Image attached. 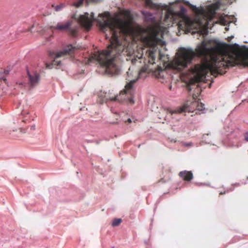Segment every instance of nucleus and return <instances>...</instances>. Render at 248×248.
I'll return each instance as SVG.
<instances>
[{"instance_id": "f257e3e1", "label": "nucleus", "mask_w": 248, "mask_h": 248, "mask_svg": "<svg viewBox=\"0 0 248 248\" xmlns=\"http://www.w3.org/2000/svg\"><path fill=\"white\" fill-rule=\"evenodd\" d=\"M124 18L111 19L108 12L99 14V18L96 20L101 31L106 33L107 39H109L110 44L107 49L102 52L94 53L92 58L97 61L100 65L105 68L107 72L112 75H117L120 69L115 63L114 59L119 53L120 44L118 36L120 33L124 35L137 34L141 36L142 41L150 46L158 45L161 40L158 38L160 32V26H150L144 29L138 26H133V17L128 11L124 12Z\"/></svg>"}, {"instance_id": "f03ea898", "label": "nucleus", "mask_w": 248, "mask_h": 248, "mask_svg": "<svg viewBox=\"0 0 248 248\" xmlns=\"http://www.w3.org/2000/svg\"><path fill=\"white\" fill-rule=\"evenodd\" d=\"M224 48L220 44H214L211 41H203L198 46L195 51L191 48H181L177 52V57L170 63L171 67L181 71L187 67L195 56L202 57L205 60L202 64H197L190 69L198 81H203L206 75L217 77L226 72L229 66L236 63L233 57L224 54Z\"/></svg>"}, {"instance_id": "7ed1b4c3", "label": "nucleus", "mask_w": 248, "mask_h": 248, "mask_svg": "<svg viewBox=\"0 0 248 248\" xmlns=\"http://www.w3.org/2000/svg\"><path fill=\"white\" fill-rule=\"evenodd\" d=\"M128 78L126 80L129 81L125 86V88L122 91L119 95H115L114 97L106 96V99L113 101H118L120 102H124L127 104H133L135 102L133 99L134 91L133 90V85L137 81L138 78L134 79H131L129 76V72H127Z\"/></svg>"}, {"instance_id": "20e7f679", "label": "nucleus", "mask_w": 248, "mask_h": 248, "mask_svg": "<svg viewBox=\"0 0 248 248\" xmlns=\"http://www.w3.org/2000/svg\"><path fill=\"white\" fill-rule=\"evenodd\" d=\"M75 49L71 45H68L66 48L63 50L58 52L54 51H49V56L54 58L53 61L51 63H46V68L51 69L54 66H60L61 64V61L59 59L61 58H64L67 54H70Z\"/></svg>"}, {"instance_id": "39448f33", "label": "nucleus", "mask_w": 248, "mask_h": 248, "mask_svg": "<svg viewBox=\"0 0 248 248\" xmlns=\"http://www.w3.org/2000/svg\"><path fill=\"white\" fill-rule=\"evenodd\" d=\"M75 23L76 25H74L72 21H67L64 24L58 23L56 26L52 27L51 28L61 31H66L71 36L76 37L78 35V25L77 23Z\"/></svg>"}, {"instance_id": "423d86ee", "label": "nucleus", "mask_w": 248, "mask_h": 248, "mask_svg": "<svg viewBox=\"0 0 248 248\" xmlns=\"http://www.w3.org/2000/svg\"><path fill=\"white\" fill-rule=\"evenodd\" d=\"M95 20L93 17V13H92L90 16H89V14L86 13L84 15L80 16L78 19V22L86 29L89 30L92 26L93 20Z\"/></svg>"}, {"instance_id": "0eeeda50", "label": "nucleus", "mask_w": 248, "mask_h": 248, "mask_svg": "<svg viewBox=\"0 0 248 248\" xmlns=\"http://www.w3.org/2000/svg\"><path fill=\"white\" fill-rule=\"evenodd\" d=\"M195 8L196 9V12L198 14L204 16L207 21L211 20L216 16V12L213 8H210L207 11H205L203 9L199 10L197 9L196 7Z\"/></svg>"}, {"instance_id": "6e6552de", "label": "nucleus", "mask_w": 248, "mask_h": 248, "mask_svg": "<svg viewBox=\"0 0 248 248\" xmlns=\"http://www.w3.org/2000/svg\"><path fill=\"white\" fill-rule=\"evenodd\" d=\"M28 77L29 78L28 85L31 88L37 85L40 80V75L37 73H30L28 71Z\"/></svg>"}, {"instance_id": "1a4fd4ad", "label": "nucleus", "mask_w": 248, "mask_h": 248, "mask_svg": "<svg viewBox=\"0 0 248 248\" xmlns=\"http://www.w3.org/2000/svg\"><path fill=\"white\" fill-rule=\"evenodd\" d=\"M177 14L173 11V10L168 8L165 14L164 18V22L166 23L167 25L172 24L173 21L175 20V16Z\"/></svg>"}, {"instance_id": "9d476101", "label": "nucleus", "mask_w": 248, "mask_h": 248, "mask_svg": "<svg viewBox=\"0 0 248 248\" xmlns=\"http://www.w3.org/2000/svg\"><path fill=\"white\" fill-rule=\"evenodd\" d=\"M237 56L240 59V63L244 67H248V49L245 50L242 49L237 54Z\"/></svg>"}, {"instance_id": "9b49d317", "label": "nucleus", "mask_w": 248, "mask_h": 248, "mask_svg": "<svg viewBox=\"0 0 248 248\" xmlns=\"http://www.w3.org/2000/svg\"><path fill=\"white\" fill-rule=\"evenodd\" d=\"M179 176L185 181H190L193 178V173L191 171H181L179 173Z\"/></svg>"}, {"instance_id": "f8f14e48", "label": "nucleus", "mask_w": 248, "mask_h": 248, "mask_svg": "<svg viewBox=\"0 0 248 248\" xmlns=\"http://www.w3.org/2000/svg\"><path fill=\"white\" fill-rule=\"evenodd\" d=\"M198 106V100H195L190 103V105L189 106L184 105L179 110V113H181L184 111H190L192 109H196L197 107Z\"/></svg>"}, {"instance_id": "ddd939ff", "label": "nucleus", "mask_w": 248, "mask_h": 248, "mask_svg": "<svg viewBox=\"0 0 248 248\" xmlns=\"http://www.w3.org/2000/svg\"><path fill=\"white\" fill-rule=\"evenodd\" d=\"M144 3L146 7L151 9H162V6L160 4L154 3L151 0H144Z\"/></svg>"}, {"instance_id": "4468645a", "label": "nucleus", "mask_w": 248, "mask_h": 248, "mask_svg": "<svg viewBox=\"0 0 248 248\" xmlns=\"http://www.w3.org/2000/svg\"><path fill=\"white\" fill-rule=\"evenodd\" d=\"M85 0H79L75 4V5L76 7H79L81 5H82L83 1ZM87 2V4H88L90 2H97L100 0H85Z\"/></svg>"}, {"instance_id": "2eb2a0df", "label": "nucleus", "mask_w": 248, "mask_h": 248, "mask_svg": "<svg viewBox=\"0 0 248 248\" xmlns=\"http://www.w3.org/2000/svg\"><path fill=\"white\" fill-rule=\"evenodd\" d=\"M155 61V56L154 52L150 51L149 53V63L154 64Z\"/></svg>"}, {"instance_id": "dca6fc26", "label": "nucleus", "mask_w": 248, "mask_h": 248, "mask_svg": "<svg viewBox=\"0 0 248 248\" xmlns=\"http://www.w3.org/2000/svg\"><path fill=\"white\" fill-rule=\"evenodd\" d=\"M52 6L54 8L56 11H60L65 7V5L63 3H61L59 5L55 6L52 5Z\"/></svg>"}, {"instance_id": "f3484780", "label": "nucleus", "mask_w": 248, "mask_h": 248, "mask_svg": "<svg viewBox=\"0 0 248 248\" xmlns=\"http://www.w3.org/2000/svg\"><path fill=\"white\" fill-rule=\"evenodd\" d=\"M122 221V220L121 218H115L112 221V226H119Z\"/></svg>"}, {"instance_id": "a211bd4d", "label": "nucleus", "mask_w": 248, "mask_h": 248, "mask_svg": "<svg viewBox=\"0 0 248 248\" xmlns=\"http://www.w3.org/2000/svg\"><path fill=\"white\" fill-rule=\"evenodd\" d=\"M144 15L145 16V19L146 20H148V21H153V19L154 18V17H153V15L149 13H144Z\"/></svg>"}, {"instance_id": "6ab92c4d", "label": "nucleus", "mask_w": 248, "mask_h": 248, "mask_svg": "<svg viewBox=\"0 0 248 248\" xmlns=\"http://www.w3.org/2000/svg\"><path fill=\"white\" fill-rule=\"evenodd\" d=\"M204 105L203 104L198 100V106L197 107L196 109L200 111L204 109Z\"/></svg>"}, {"instance_id": "aec40b11", "label": "nucleus", "mask_w": 248, "mask_h": 248, "mask_svg": "<svg viewBox=\"0 0 248 248\" xmlns=\"http://www.w3.org/2000/svg\"><path fill=\"white\" fill-rule=\"evenodd\" d=\"M232 190H233V189H230V190H227L226 191H224V192H220L219 193V194L220 195H223V194H226V192H229L230 191H232Z\"/></svg>"}, {"instance_id": "412c9836", "label": "nucleus", "mask_w": 248, "mask_h": 248, "mask_svg": "<svg viewBox=\"0 0 248 248\" xmlns=\"http://www.w3.org/2000/svg\"><path fill=\"white\" fill-rule=\"evenodd\" d=\"M124 122L130 124L132 122V120L130 118H128L126 121H125Z\"/></svg>"}, {"instance_id": "4be33fe9", "label": "nucleus", "mask_w": 248, "mask_h": 248, "mask_svg": "<svg viewBox=\"0 0 248 248\" xmlns=\"http://www.w3.org/2000/svg\"><path fill=\"white\" fill-rule=\"evenodd\" d=\"M245 138L246 140L248 141V133H247L245 135Z\"/></svg>"}, {"instance_id": "5701e85b", "label": "nucleus", "mask_w": 248, "mask_h": 248, "mask_svg": "<svg viewBox=\"0 0 248 248\" xmlns=\"http://www.w3.org/2000/svg\"><path fill=\"white\" fill-rule=\"evenodd\" d=\"M4 73L5 75H8L9 73V71L7 70H4Z\"/></svg>"}, {"instance_id": "b1692460", "label": "nucleus", "mask_w": 248, "mask_h": 248, "mask_svg": "<svg viewBox=\"0 0 248 248\" xmlns=\"http://www.w3.org/2000/svg\"><path fill=\"white\" fill-rule=\"evenodd\" d=\"M190 22H191V21H190L189 19H187V20H186V24L187 25H189Z\"/></svg>"}, {"instance_id": "393cba45", "label": "nucleus", "mask_w": 248, "mask_h": 248, "mask_svg": "<svg viewBox=\"0 0 248 248\" xmlns=\"http://www.w3.org/2000/svg\"><path fill=\"white\" fill-rule=\"evenodd\" d=\"M31 129L34 130L35 129V125L31 126Z\"/></svg>"}, {"instance_id": "a878e982", "label": "nucleus", "mask_w": 248, "mask_h": 248, "mask_svg": "<svg viewBox=\"0 0 248 248\" xmlns=\"http://www.w3.org/2000/svg\"><path fill=\"white\" fill-rule=\"evenodd\" d=\"M167 6L165 5L164 6L163 8L166 9V8H167Z\"/></svg>"}, {"instance_id": "bb28decb", "label": "nucleus", "mask_w": 248, "mask_h": 248, "mask_svg": "<svg viewBox=\"0 0 248 248\" xmlns=\"http://www.w3.org/2000/svg\"><path fill=\"white\" fill-rule=\"evenodd\" d=\"M232 37H229V38H230V40H229L228 41H230L231 40V39H232Z\"/></svg>"}, {"instance_id": "cd10ccee", "label": "nucleus", "mask_w": 248, "mask_h": 248, "mask_svg": "<svg viewBox=\"0 0 248 248\" xmlns=\"http://www.w3.org/2000/svg\"><path fill=\"white\" fill-rule=\"evenodd\" d=\"M232 37H229V38H230V40H229L228 41H230L231 40V39H232Z\"/></svg>"}, {"instance_id": "c85d7f7f", "label": "nucleus", "mask_w": 248, "mask_h": 248, "mask_svg": "<svg viewBox=\"0 0 248 248\" xmlns=\"http://www.w3.org/2000/svg\"><path fill=\"white\" fill-rule=\"evenodd\" d=\"M170 89H171V86H170Z\"/></svg>"}]
</instances>
